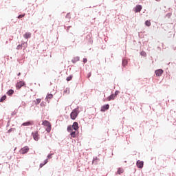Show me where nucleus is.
<instances>
[{"label": "nucleus", "mask_w": 176, "mask_h": 176, "mask_svg": "<svg viewBox=\"0 0 176 176\" xmlns=\"http://www.w3.org/2000/svg\"><path fill=\"white\" fill-rule=\"evenodd\" d=\"M78 115H79V108H76L70 113V118L72 120H75V119H76V118H78Z\"/></svg>", "instance_id": "f257e3e1"}, {"label": "nucleus", "mask_w": 176, "mask_h": 176, "mask_svg": "<svg viewBox=\"0 0 176 176\" xmlns=\"http://www.w3.org/2000/svg\"><path fill=\"white\" fill-rule=\"evenodd\" d=\"M43 126H45L46 128V131L47 133H50V131H52V124L50 123V122L47 121V120H44L43 121L42 123Z\"/></svg>", "instance_id": "f03ea898"}, {"label": "nucleus", "mask_w": 176, "mask_h": 176, "mask_svg": "<svg viewBox=\"0 0 176 176\" xmlns=\"http://www.w3.org/2000/svg\"><path fill=\"white\" fill-rule=\"evenodd\" d=\"M25 85V82L24 81H19L16 84V87L18 89H20L23 87V86Z\"/></svg>", "instance_id": "7ed1b4c3"}, {"label": "nucleus", "mask_w": 176, "mask_h": 176, "mask_svg": "<svg viewBox=\"0 0 176 176\" xmlns=\"http://www.w3.org/2000/svg\"><path fill=\"white\" fill-rule=\"evenodd\" d=\"M32 135H33L34 141H38V140H39V133H38V131L32 132Z\"/></svg>", "instance_id": "20e7f679"}, {"label": "nucleus", "mask_w": 176, "mask_h": 176, "mask_svg": "<svg viewBox=\"0 0 176 176\" xmlns=\"http://www.w3.org/2000/svg\"><path fill=\"white\" fill-rule=\"evenodd\" d=\"M29 151L30 148H28V146H25L20 150V153L21 155H25V153H27Z\"/></svg>", "instance_id": "39448f33"}, {"label": "nucleus", "mask_w": 176, "mask_h": 176, "mask_svg": "<svg viewBox=\"0 0 176 176\" xmlns=\"http://www.w3.org/2000/svg\"><path fill=\"white\" fill-rule=\"evenodd\" d=\"M142 10V6L141 5H138L135 8V13H140Z\"/></svg>", "instance_id": "423d86ee"}, {"label": "nucleus", "mask_w": 176, "mask_h": 176, "mask_svg": "<svg viewBox=\"0 0 176 176\" xmlns=\"http://www.w3.org/2000/svg\"><path fill=\"white\" fill-rule=\"evenodd\" d=\"M163 69H157L155 72V74L156 75V76H162V75H163Z\"/></svg>", "instance_id": "0eeeda50"}, {"label": "nucleus", "mask_w": 176, "mask_h": 176, "mask_svg": "<svg viewBox=\"0 0 176 176\" xmlns=\"http://www.w3.org/2000/svg\"><path fill=\"white\" fill-rule=\"evenodd\" d=\"M72 126L73 127V130H75V131H78L79 129V124L76 122H74Z\"/></svg>", "instance_id": "6e6552de"}, {"label": "nucleus", "mask_w": 176, "mask_h": 176, "mask_svg": "<svg viewBox=\"0 0 176 176\" xmlns=\"http://www.w3.org/2000/svg\"><path fill=\"white\" fill-rule=\"evenodd\" d=\"M107 109H109V104H104L101 107L102 112H105Z\"/></svg>", "instance_id": "1a4fd4ad"}, {"label": "nucleus", "mask_w": 176, "mask_h": 176, "mask_svg": "<svg viewBox=\"0 0 176 176\" xmlns=\"http://www.w3.org/2000/svg\"><path fill=\"white\" fill-rule=\"evenodd\" d=\"M34 125V121H28L26 122H23L21 126H32Z\"/></svg>", "instance_id": "9d476101"}, {"label": "nucleus", "mask_w": 176, "mask_h": 176, "mask_svg": "<svg viewBox=\"0 0 176 176\" xmlns=\"http://www.w3.org/2000/svg\"><path fill=\"white\" fill-rule=\"evenodd\" d=\"M138 168H142L144 167V162L138 160L136 163Z\"/></svg>", "instance_id": "9b49d317"}, {"label": "nucleus", "mask_w": 176, "mask_h": 176, "mask_svg": "<svg viewBox=\"0 0 176 176\" xmlns=\"http://www.w3.org/2000/svg\"><path fill=\"white\" fill-rule=\"evenodd\" d=\"M70 135L72 138H76V135H78V132L76 131L70 132Z\"/></svg>", "instance_id": "f8f14e48"}, {"label": "nucleus", "mask_w": 176, "mask_h": 176, "mask_svg": "<svg viewBox=\"0 0 176 176\" xmlns=\"http://www.w3.org/2000/svg\"><path fill=\"white\" fill-rule=\"evenodd\" d=\"M123 173H124V169H123V168H118L116 174L120 175V174H123Z\"/></svg>", "instance_id": "ddd939ff"}, {"label": "nucleus", "mask_w": 176, "mask_h": 176, "mask_svg": "<svg viewBox=\"0 0 176 176\" xmlns=\"http://www.w3.org/2000/svg\"><path fill=\"white\" fill-rule=\"evenodd\" d=\"M23 38H25V39H29V38H31V32H26L23 34Z\"/></svg>", "instance_id": "4468645a"}, {"label": "nucleus", "mask_w": 176, "mask_h": 176, "mask_svg": "<svg viewBox=\"0 0 176 176\" xmlns=\"http://www.w3.org/2000/svg\"><path fill=\"white\" fill-rule=\"evenodd\" d=\"M52 98H53V94H48L46 97V100H47V102H50L49 100H52Z\"/></svg>", "instance_id": "2eb2a0df"}, {"label": "nucleus", "mask_w": 176, "mask_h": 176, "mask_svg": "<svg viewBox=\"0 0 176 176\" xmlns=\"http://www.w3.org/2000/svg\"><path fill=\"white\" fill-rule=\"evenodd\" d=\"M111 100H115V95L114 94H111L110 96H109L107 98V101H111Z\"/></svg>", "instance_id": "dca6fc26"}, {"label": "nucleus", "mask_w": 176, "mask_h": 176, "mask_svg": "<svg viewBox=\"0 0 176 176\" xmlns=\"http://www.w3.org/2000/svg\"><path fill=\"white\" fill-rule=\"evenodd\" d=\"M68 133H72L74 131V128L72 126L69 125L67 126V129Z\"/></svg>", "instance_id": "f3484780"}, {"label": "nucleus", "mask_w": 176, "mask_h": 176, "mask_svg": "<svg viewBox=\"0 0 176 176\" xmlns=\"http://www.w3.org/2000/svg\"><path fill=\"white\" fill-rule=\"evenodd\" d=\"M78 61H79V57L78 56L74 57L72 60V63H73L74 64H75V63H78Z\"/></svg>", "instance_id": "a211bd4d"}, {"label": "nucleus", "mask_w": 176, "mask_h": 176, "mask_svg": "<svg viewBox=\"0 0 176 176\" xmlns=\"http://www.w3.org/2000/svg\"><path fill=\"white\" fill-rule=\"evenodd\" d=\"M48 162H49V160H45L44 161V163H43V164H40V168H42V167H43V166H45V164H47Z\"/></svg>", "instance_id": "6ab92c4d"}, {"label": "nucleus", "mask_w": 176, "mask_h": 176, "mask_svg": "<svg viewBox=\"0 0 176 176\" xmlns=\"http://www.w3.org/2000/svg\"><path fill=\"white\" fill-rule=\"evenodd\" d=\"M13 93H14V91H13V89H10V90L7 92V94H8V96H12V94H13Z\"/></svg>", "instance_id": "aec40b11"}, {"label": "nucleus", "mask_w": 176, "mask_h": 176, "mask_svg": "<svg viewBox=\"0 0 176 176\" xmlns=\"http://www.w3.org/2000/svg\"><path fill=\"white\" fill-rule=\"evenodd\" d=\"M151 21H145V25H146V27H151Z\"/></svg>", "instance_id": "412c9836"}, {"label": "nucleus", "mask_w": 176, "mask_h": 176, "mask_svg": "<svg viewBox=\"0 0 176 176\" xmlns=\"http://www.w3.org/2000/svg\"><path fill=\"white\" fill-rule=\"evenodd\" d=\"M5 100H6V95H4L1 97V98L0 99V102H3Z\"/></svg>", "instance_id": "4be33fe9"}, {"label": "nucleus", "mask_w": 176, "mask_h": 176, "mask_svg": "<svg viewBox=\"0 0 176 176\" xmlns=\"http://www.w3.org/2000/svg\"><path fill=\"white\" fill-rule=\"evenodd\" d=\"M41 98L36 99V101H34L36 105H38V104H41Z\"/></svg>", "instance_id": "5701e85b"}, {"label": "nucleus", "mask_w": 176, "mask_h": 176, "mask_svg": "<svg viewBox=\"0 0 176 176\" xmlns=\"http://www.w3.org/2000/svg\"><path fill=\"white\" fill-rule=\"evenodd\" d=\"M122 65L124 67H126V65H127V60H122Z\"/></svg>", "instance_id": "b1692460"}, {"label": "nucleus", "mask_w": 176, "mask_h": 176, "mask_svg": "<svg viewBox=\"0 0 176 176\" xmlns=\"http://www.w3.org/2000/svg\"><path fill=\"white\" fill-rule=\"evenodd\" d=\"M72 78H73V76H68V77L67 78V82H69V80H72Z\"/></svg>", "instance_id": "393cba45"}, {"label": "nucleus", "mask_w": 176, "mask_h": 176, "mask_svg": "<svg viewBox=\"0 0 176 176\" xmlns=\"http://www.w3.org/2000/svg\"><path fill=\"white\" fill-rule=\"evenodd\" d=\"M16 49L17 50H20L22 49V45H19L17 47H16Z\"/></svg>", "instance_id": "a878e982"}, {"label": "nucleus", "mask_w": 176, "mask_h": 176, "mask_svg": "<svg viewBox=\"0 0 176 176\" xmlns=\"http://www.w3.org/2000/svg\"><path fill=\"white\" fill-rule=\"evenodd\" d=\"M24 16H25V14H21L18 16V19H23V17H24Z\"/></svg>", "instance_id": "bb28decb"}, {"label": "nucleus", "mask_w": 176, "mask_h": 176, "mask_svg": "<svg viewBox=\"0 0 176 176\" xmlns=\"http://www.w3.org/2000/svg\"><path fill=\"white\" fill-rule=\"evenodd\" d=\"M141 55L142 56H146V53H145V52H142Z\"/></svg>", "instance_id": "cd10ccee"}, {"label": "nucleus", "mask_w": 176, "mask_h": 176, "mask_svg": "<svg viewBox=\"0 0 176 176\" xmlns=\"http://www.w3.org/2000/svg\"><path fill=\"white\" fill-rule=\"evenodd\" d=\"M53 155V154H50L47 155V158L48 159H52V156Z\"/></svg>", "instance_id": "c85d7f7f"}, {"label": "nucleus", "mask_w": 176, "mask_h": 176, "mask_svg": "<svg viewBox=\"0 0 176 176\" xmlns=\"http://www.w3.org/2000/svg\"><path fill=\"white\" fill-rule=\"evenodd\" d=\"M83 63H87V58H84V59H83Z\"/></svg>", "instance_id": "c756f323"}, {"label": "nucleus", "mask_w": 176, "mask_h": 176, "mask_svg": "<svg viewBox=\"0 0 176 176\" xmlns=\"http://www.w3.org/2000/svg\"><path fill=\"white\" fill-rule=\"evenodd\" d=\"M118 94H119V91H116V92H115V97H116V96H118Z\"/></svg>", "instance_id": "7c9ffc66"}, {"label": "nucleus", "mask_w": 176, "mask_h": 176, "mask_svg": "<svg viewBox=\"0 0 176 176\" xmlns=\"http://www.w3.org/2000/svg\"><path fill=\"white\" fill-rule=\"evenodd\" d=\"M13 130H14V129H10L8 130V133H12V131H13Z\"/></svg>", "instance_id": "2f4dec72"}, {"label": "nucleus", "mask_w": 176, "mask_h": 176, "mask_svg": "<svg viewBox=\"0 0 176 176\" xmlns=\"http://www.w3.org/2000/svg\"><path fill=\"white\" fill-rule=\"evenodd\" d=\"M41 107H45V103L41 102Z\"/></svg>", "instance_id": "473e14b6"}, {"label": "nucleus", "mask_w": 176, "mask_h": 176, "mask_svg": "<svg viewBox=\"0 0 176 176\" xmlns=\"http://www.w3.org/2000/svg\"><path fill=\"white\" fill-rule=\"evenodd\" d=\"M21 75V73L18 74V76H20Z\"/></svg>", "instance_id": "72a5a7b5"}, {"label": "nucleus", "mask_w": 176, "mask_h": 176, "mask_svg": "<svg viewBox=\"0 0 176 176\" xmlns=\"http://www.w3.org/2000/svg\"><path fill=\"white\" fill-rule=\"evenodd\" d=\"M157 2H160V0H155Z\"/></svg>", "instance_id": "f704fd0d"}]
</instances>
